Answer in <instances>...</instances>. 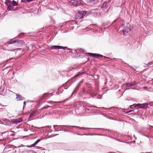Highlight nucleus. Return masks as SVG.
Instances as JSON below:
<instances>
[{
    "mask_svg": "<svg viewBox=\"0 0 153 153\" xmlns=\"http://www.w3.org/2000/svg\"><path fill=\"white\" fill-rule=\"evenodd\" d=\"M27 2H29L30 1H33V0H27Z\"/></svg>",
    "mask_w": 153,
    "mask_h": 153,
    "instance_id": "21",
    "label": "nucleus"
},
{
    "mask_svg": "<svg viewBox=\"0 0 153 153\" xmlns=\"http://www.w3.org/2000/svg\"><path fill=\"white\" fill-rule=\"evenodd\" d=\"M12 4L14 6H16L17 5V3L15 1L13 0L12 2Z\"/></svg>",
    "mask_w": 153,
    "mask_h": 153,
    "instance_id": "14",
    "label": "nucleus"
},
{
    "mask_svg": "<svg viewBox=\"0 0 153 153\" xmlns=\"http://www.w3.org/2000/svg\"><path fill=\"white\" fill-rule=\"evenodd\" d=\"M107 4V3L106 2H105L103 4L101 7V8L106 9V8L105 7L106 6Z\"/></svg>",
    "mask_w": 153,
    "mask_h": 153,
    "instance_id": "12",
    "label": "nucleus"
},
{
    "mask_svg": "<svg viewBox=\"0 0 153 153\" xmlns=\"http://www.w3.org/2000/svg\"><path fill=\"white\" fill-rule=\"evenodd\" d=\"M35 114V112H33V113L31 114L29 116L30 118L31 117H32L33 116V115Z\"/></svg>",
    "mask_w": 153,
    "mask_h": 153,
    "instance_id": "15",
    "label": "nucleus"
},
{
    "mask_svg": "<svg viewBox=\"0 0 153 153\" xmlns=\"http://www.w3.org/2000/svg\"><path fill=\"white\" fill-rule=\"evenodd\" d=\"M3 16L2 15L1 13H0V16Z\"/></svg>",
    "mask_w": 153,
    "mask_h": 153,
    "instance_id": "28",
    "label": "nucleus"
},
{
    "mask_svg": "<svg viewBox=\"0 0 153 153\" xmlns=\"http://www.w3.org/2000/svg\"><path fill=\"white\" fill-rule=\"evenodd\" d=\"M132 111H132V110H131V111H128V112H126L127 113H129V112H131Z\"/></svg>",
    "mask_w": 153,
    "mask_h": 153,
    "instance_id": "25",
    "label": "nucleus"
},
{
    "mask_svg": "<svg viewBox=\"0 0 153 153\" xmlns=\"http://www.w3.org/2000/svg\"><path fill=\"white\" fill-rule=\"evenodd\" d=\"M73 127H76V128H80L81 129H84L85 128H83V127L80 128L79 126H73Z\"/></svg>",
    "mask_w": 153,
    "mask_h": 153,
    "instance_id": "17",
    "label": "nucleus"
},
{
    "mask_svg": "<svg viewBox=\"0 0 153 153\" xmlns=\"http://www.w3.org/2000/svg\"><path fill=\"white\" fill-rule=\"evenodd\" d=\"M21 1L22 2H23L25 3H26L27 2V0H21Z\"/></svg>",
    "mask_w": 153,
    "mask_h": 153,
    "instance_id": "18",
    "label": "nucleus"
},
{
    "mask_svg": "<svg viewBox=\"0 0 153 153\" xmlns=\"http://www.w3.org/2000/svg\"><path fill=\"white\" fill-rule=\"evenodd\" d=\"M94 0H85V1L87 3H91V2H92Z\"/></svg>",
    "mask_w": 153,
    "mask_h": 153,
    "instance_id": "13",
    "label": "nucleus"
},
{
    "mask_svg": "<svg viewBox=\"0 0 153 153\" xmlns=\"http://www.w3.org/2000/svg\"><path fill=\"white\" fill-rule=\"evenodd\" d=\"M146 65L148 67L150 65H150L149 63L148 64H147Z\"/></svg>",
    "mask_w": 153,
    "mask_h": 153,
    "instance_id": "24",
    "label": "nucleus"
},
{
    "mask_svg": "<svg viewBox=\"0 0 153 153\" xmlns=\"http://www.w3.org/2000/svg\"><path fill=\"white\" fill-rule=\"evenodd\" d=\"M88 54H89L90 55V56L94 57H100L101 58L103 56L100 54H97L96 53H88Z\"/></svg>",
    "mask_w": 153,
    "mask_h": 153,
    "instance_id": "7",
    "label": "nucleus"
},
{
    "mask_svg": "<svg viewBox=\"0 0 153 153\" xmlns=\"http://www.w3.org/2000/svg\"><path fill=\"white\" fill-rule=\"evenodd\" d=\"M131 106H134V107H136V106L138 107V104H134L131 105Z\"/></svg>",
    "mask_w": 153,
    "mask_h": 153,
    "instance_id": "16",
    "label": "nucleus"
},
{
    "mask_svg": "<svg viewBox=\"0 0 153 153\" xmlns=\"http://www.w3.org/2000/svg\"><path fill=\"white\" fill-rule=\"evenodd\" d=\"M37 10H35L34 11V12L35 13H36L37 12Z\"/></svg>",
    "mask_w": 153,
    "mask_h": 153,
    "instance_id": "27",
    "label": "nucleus"
},
{
    "mask_svg": "<svg viewBox=\"0 0 153 153\" xmlns=\"http://www.w3.org/2000/svg\"><path fill=\"white\" fill-rule=\"evenodd\" d=\"M86 14L85 11H82L77 13L75 16V18L76 19H80L83 17Z\"/></svg>",
    "mask_w": 153,
    "mask_h": 153,
    "instance_id": "2",
    "label": "nucleus"
},
{
    "mask_svg": "<svg viewBox=\"0 0 153 153\" xmlns=\"http://www.w3.org/2000/svg\"><path fill=\"white\" fill-rule=\"evenodd\" d=\"M74 92V91L72 94H73Z\"/></svg>",
    "mask_w": 153,
    "mask_h": 153,
    "instance_id": "31",
    "label": "nucleus"
},
{
    "mask_svg": "<svg viewBox=\"0 0 153 153\" xmlns=\"http://www.w3.org/2000/svg\"><path fill=\"white\" fill-rule=\"evenodd\" d=\"M146 65L148 67L150 65H150L149 63L148 64H147Z\"/></svg>",
    "mask_w": 153,
    "mask_h": 153,
    "instance_id": "23",
    "label": "nucleus"
},
{
    "mask_svg": "<svg viewBox=\"0 0 153 153\" xmlns=\"http://www.w3.org/2000/svg\"><path fill=\"white\" fill-rule=\"evenodd\" d=\"M150 65H151L153 64V62H149Z\"/></svg>",
    "mask_w": 153,
    "mask_h": 153,
    "instance_id": "22",
    "label": "nucleus"
},
{
    "mask_svg": "<svg viewBox=\"0 0 153 153\" xmlns=\"http://www.w3.org/2000/svg\"><path fill=\"white\" fill-rule=\"evenodd\" d=\"M148 106L147 103H143L142 104H138V107L139 108H147Z\"/></svg>",
    "mask_w": 153,
    "mask_h": 153,
    "instance_id": "6",
    "label": "nucleus"
},
{
    "mask_svg": "<svg viewBox=\"0 0 153 153\" xmlns=\"http://www.w3.org/2000/svg\"><path fill=\"white\" fill-rule=\"evenodd\" d=\"M135 85V82H133L131 83H127L126 84V85L127 87H130L133 86Z\"/></svg>",
    "mask_w": 153,
    "mask_h": 153,
    "instance_id": "11",
    "label": "nucleus"
},
{
    "mask_svg": "<svg viewBox=\"0 0 153 153\" xmlns=\"http://www.w3.org/2000/svg\"><path fill=\"white\" fill-rule=\"evenodd\" d=\"M42 140V139H38L37 141H36L33 144H31L30 146H27L28 147H32L34 146L35 145H36L38 142Z\"/></svg>",
    "mask_w": 153,
    "mask_h": 153,
    "instance_id": "10",
    "label": "nucleus"
},
{
    "mask_svg": "<svg viewBox=\"0 0 153 153\" xmlns=\"http://www.w3.org/2000/svg\"><path fill=\"white\" fill-rule=\"evenodd\" d=\"M58 126H57V125H54L53 126V127L55 129H56V127Z\"/></svg>",
    "mask_w": 153,
    "mask_h": 153,
    "instance_id": "20",
    "label": "nucleus"
},
{
    "mask_svg": "<svg viewBox=\"0 0 153 153\" xmlns=\"http://www.w3.org/2000/svg\"><path fill=\"white\" fill-rule=\"evenodd\" d=\"M23 104H24V105H23V108H24L25 106V105H26V102L25 101H24V102H23Z\"/></svg>",
    "mask_w": 153,
    "mask_h": 153,
    "instance_id": "19",
    "label": "nucleus"
},
{
    "mask_svg": "<svg viewBox=\"0 0 153 153\" xmlns=\"http://www.w3.org/2000/svg\"><path fill=\"white\" fill-rule=\"evenodd\" d=\"M81 3V0H71L70 4L72 6H76L79 5Z\"/></svg>",
    "mask_w": 153,
    "mask_h": 153,
    "instance_id": "1",
    "label": "nucleus"
},
{
    "mask_svg": "<svg viewBox=\"0 0 153 153\" xmlns=\"http://www.w3.org/2000/svg\"><path fill=\"white\" fill-rule=\"evenodd\" d=\"M81 51H82L83 52V53H84V51H83V50L82 49H81Z\"/></svg>",
    "mask_w": 153,
    "mask_h": 153,
    "instance_id": "29",
    "label": "nucleus"
},
{
    "mask_svg": "<svg viewBox=\"0 0 153 153\" xmlns=\"http://www.w3.org/2000/svg\"><path fill=\"white\" fill-rule=\"evenodd\" d=\"M67 48V47H64L62 46H53L51 47V49H65Z\"/></svg>",
    "mask_w": 153,
    "mask_h": 153,
    "instance_id": "9",
    "label": "nucleus"
},
{
    "mask_svg": "<svg viewBox=\"0 0 153 153\" xmlns=\"http://www.w3.org/2000/svg\"><path fill=\"white\" fill-rule=\"evenodd\" d=\"M11 121L13 123L17 124L22 122L23 121V119L21 118H17L13 119Z\"/></svg>",
    "mask_w": 153,
    "mask_h": 153,
    "instance_id": "3",
    "label": "nucleus"
},
{
    "mask_svg": "<svg viewBox=\"0 0 153 153\" xmlns=\"http://www.w3.org/2000/svg\"><path fill=\"white\" fill-rule=\"evenodd\" d=\"M16 99L17 101H21L24 99V98L22 96L19 94H16Z\"/></svg>",
    "mask_w": 153,
    "mask_h": 153,
    "instance_id": "8",
    "label": "nucleus"
},
{
    "mask_svg": "<svg viewBox=\"0 0 153 153\" xmlns=\"http://www.w3.org/2000/svg\"><path fill=\"white\" fill-rule=\"evenodd\" d=\"M131 30L130 28L128 27H124L122 31L124 35H126V33L130 31Z\"/></svg>",
    "mask_w": 153,
    "mask_h": 153,
    "instance_id": "4",
    "label": "nucleus"
},
{
    "mask_svg": "<svg viewBox=\"0 0 153 153\" xmlns=\"http://www.w3.org/2000/svg\"><path fill=\"white\" fill-rule=\"evenodd\" d=\"M24 146L23 145V146Z\"/></svg>",
    "mask_w": 153,
    "mask_h": 153,
    "instance_id": "32",
    "label": "nucleus"
},
{
    "mask_svg": "<svg viewBox=\"0 0 153 153\" xmlns=\"http://www.w3.org/2000/svg\"><path fill=\"white\" fill-rule=\"evenodd\" d=\"M152 80H153V79H152Z\"/></svg>",
    "mask_w": 153,
    "mask_h": 153,
    "instance_id": "33",
    "label": "nucleus"
},
{
    "mask_svg": "<svg viewBox=\"0 0 153 153\" xmlns=\"http://www.w3.org/2000/svg\"><path fill=\"white\" fill-rule=\"evenodd\" d=\"M22 41L21 40H11L9 42V44H12L13 43H15L17 45H19L21 44Z\"/></svg>",
    "mask_w": 153,
    "mask_h": 153,
    "instance_id": "5",
    "label": "nucleus"
},
{
    "mask_svg": "<svg viewBox=\"0 0 153 153\" xmlns=\"http://www.w3.org/2000/svg\"><path fill=\"white\" fill-rule=\"evenodd\" d=\"M69 126H68V127H69Z\"/></svg>",
    "mask_w": 153,
    "mask_h": 153,
    "instance_id": "30",
    "label": "nucleus"
},
{
    "mask_svg": "<svg viewBox=\"0 0 153 153\" xmlns=\"http://www.w3.org/2000/svg\"><path fill=\"white\" fill-rule=\"evenodd\" d=\"M80 74V73H79L78 75H76L75 76V77H76V76H78L79 75V74Z\"/></svg>",
    "mask_w": 153,
    "mask_h": 153,
    "instance_id": "26",
    "label": "nucleus"
}]
</instances>
